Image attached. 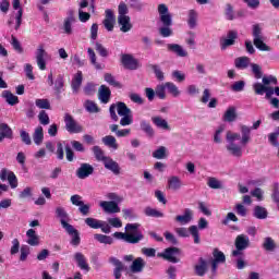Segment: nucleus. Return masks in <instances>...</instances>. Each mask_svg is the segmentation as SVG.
Instances as JSON below:
<instances>
[{
    "label": "nucleus",
    "mask_w": 279,
    "mask_h": 279,
    "mask_svg": "<svg viewBox=\"0 0 279 279\" xmlns=\"http://www.w3.org/2000/svg\"><path fill=\"white\" fill-rule=\"evenodd\" d=\"M260 123L262 121L257 120L252 128L247 125H241L240 130L242 137L239 133L228 131L226 135L228 143V145L226 146L227 151H229V154H231V156H234L235 158H241V156H243V148L234 141H241V145H246L250 141H252V130H258V128H260Z\"/></svg>",
    "instance_id": "obj_1"
},
{
    "label": "nucleus",
    "mask_w": 279,
    "mask_h": 279,
    "mask_svg": "<svg viewBox=\"0 0 279 279\" xmlns=\"http://www.w3.org/2000/svg\"><path fill=\"white\" fill-rule=\"evenodd\" d=\"M159 21L162 27L159 28V34L162 38H169V36H173V31L171 29V25H173V16L169 13V7L167 4L158 5Z\"/></svg>",
    "instance_id": "obj_2"
},
{
    "label": "nucleus",
    "mask_w": 279,
    "mask_h": 279,
    "mask_svg": "<svg viewBox=\"0 0 279 279\" xmlns=\"http://www.w3.org/2000/svg\"><path fill=\"white\" fill-rule=\"evenodd\" d=\"M253 45L258 49V51H271V47L265 44V37L263 36V28L260 24L253 25Z\"/></svg>",
    "instance_id": "obj_3"
},
{
    "label": "nucleus",
    "mask_w": 279,
    "mask_h": 279,
    "mask_svg": "<svg viewBox=\"0 0 279 279\" xmlns=\"http://www.w3.org/2000/svg\"><path fill=\"white\" fill-rule=\"evenodd\" d=\"M235 250L232 251L231 256L236 258L239 256H243V251L250 247V238L245 234H240L235 238Z\"/></svg>",
    "instance_id": "obj_4"
},
{
    "label": "nucleus",
    "mask_w": 279,
    "mask_h": 279,
    "mask_svg": "<svg viewBox=\"0 0 279 279\" xmlns=\"http://www.w3.org/2000/svg\"><path fill=\"white\" fill-rule=\"evenodd\" d=\"M113 236L116 239H121L122 241H125V243H131L132 245H136V243H141V241L145 239V235H143V232H136L135 234L114 232Z\"/></svg>",
    "instance_id": "obj_5"
},
{
    "label": "nucleus",
    "mask_w": 279,
    "mask_h": 279,
    "mask_svg": "<svg viewBox=\"0 0 279 279\" xmlns=\"http://www.w3.org/2000/svg\"><path fill=\"white\" fill-rule=\"evenodd\" d=\"M63 119L65 123V130L70 134H80L84 132V128H82V125H80V123H77V121H75L73 116L70 113H65Z\"/></svg>",
    "instance_id": "obj_6"
},
{
    "label": "nucleus",
    "mask_w": 279,
    "mask_h": 279,
    "mask_svg": "<svg viewBox=\"0 0 279 279\" xmlns=\"http://www.w3.org/2000/svg\"><path fill=\"white\" fill-rule=\"evenodd\" d=\"M180 248L172 246L166 248L162 253H158V258H163V260H168V263H180L178 256H180Z\"/></svg>",
    "instance_id": "obj_7"
},
{
    "label": "nucleus",
    "mask_w": 279,
    "mask_h": 279,
    "mask_svg": "<svg viewBox=\"0 0 279 279\" xmlns=\"http://www.w3.org/2000/svg\"><path fill=\"white\" fill-rule=\"evenodd\" d=\"M85 223L86 226H88V228H93L94 230H101V232H104L105 234H110L111 230H110V225H108V222L104 221V220H98L95 218H86L85 219Z\"/></svg>",
    "instance_id": "obj_8"
},
{
    "label": "nucleus",
    "mask_w": 279,
    "mask_h": 279,
    "mask_svg": "<svg viewBox=\"0 0 279 279\" xmlns=\"http://www.w3.org/2000/svg\"><path fill=\"white\" fill-rule=\"evenodd\" d=\"M70 202L73 204V206H78V213H81L83 217H88V215H90V205L84 204L81 195H72Z\"/></svg>",
    "instance_id": "obj_9"
},
{
    "label": "nucleus",
    "mask_w": 279,
    "mask_h": 279,
    "mask_svg": "<svg viewBox=\"0 0 279 279\" xmlns=\"http://www.w3.org/2000/svg\"><path fill=\"white\" fill-rule=\"evenodd\" d=\"M253 90L255 93V95H265L266 99H271V97L274 96V93H276V87H271V86H265L263 85V83L256 82L253 84Z\"/></svg>",
    "instance_id": "obj_10"
},
{
    "label": "nucleus",
    "mask_w": 279,
    "mask_h": 279,
    "mask_svg": "<svg viewBox=\"0 0 279 279\" xmlns=\"http://www.w3.org/2000/svg\"><path fill=\"white\" fill-rule=\"evenodd\" d=\"M213 256L214 258L211 259V272L217 274L219 265H223V263H226V254L219 251V248H214Z\"/></svg>",
    "instance_id": "obj_11"
},
{
    "label": "nucleus",
    "mask_w": 279,
    "mask_h": 279,
    "mask_svg": "<svg viewBox=\"0 0 279 279\" xmlns=\"http://www.w3.org/2000/svg\"><path fill=\"white\" fill-rule=\"evenodd\" d=\"M121 62L124 69H129L130 71L141 69V62H138L132 54H122Z\"/></svg>",
    "instance_id": "obj_12"
},
{
    "label": "nucleus",
    "mask_w": 279,
    "mask_h": 279,
    "mask_svg": "<svg viewBox=\"0 0 279 279\" xmlns=\"http://www.w3.org/2000/svg\"><path fill=\"white\" fill-rule=\"evenodd\" d=\"M100 208L108 215H117V213H121V207L114 201H102L99 203Z\"/></svg>",
    "instance_id": "obj_13"
},
{
    "label": "nucleus",
    "mask_w": 279,
    "mask_h": 279,
    "mask_svg": "<svg viewBox=\"0 0 279 279\" xmlns=\"http://www.w3.org/2000/svg\"><path fill=\"white\" fill-rule=\"evenodd\" d=\"M236 38H239V33L236 31H229L227 37L220 40L222 51H226L228 47H232L236 43Z\"/></svg>",
    "instance_id": "obj_14"
},
{
    "label": "nucleus",
    "mask_w": 279,
    "mask_h": 279,
    "mask_svg": "<svg viewBox=\"0 0 279 279\" xmlns=\"http://www.w3.org/2000/svg\"><path fill=\"white\" fill-rule=\"evenodd\" d=\"M95 173V168L90 163H81L80 168L76 170V177L80 180H86L89 175Z\"/></svg>",
    "instance_id": "obj_15"
},
{
    "label": "nucleus",
    "mask_w": 279,
    "mask_h": 279,
    "mask_svg": "<svg viewBox=\"0 0 279 279\" xmlns=\"http://www.w3.org/2000/svg\"><path fill=\"white\" fill-rule=\"evenodd\" d=\"M35 58L37 62V66L40 69V71H45L47 69V61H45V58H47V51L45 50V47L39 46L35 52Z\"/></svg>",
    "instance_id": "obj_16"
},
{
    "label": "nucleus",
    "mask_w": 279,
    "mask_h": 279,
    "mask_svg": "<svg viewBox=\"0 0 279 279\" xmlns=\"http://www.w3.org/2000/svg\"><path fill=\"white\" fill-rule=\"evenodd\" d=\"M73 23H75V12L73 10L68 11V16L63 21V32L68 36L73 34Z\"/></svg>",
    "instance_id": "obj_17"
},
{
    "label": "nucleus",
    "mask_w": 279,
    "mask_h": 279,
    "mask_svg": "<svg viewBox=\"0 0 279 279\" xmlns=\"http://www.w3.org/2000/svg\"><path fill=\"white\" fill-rule=\"evenodd\" d=\"M105 13L106 16L102 22L105 29H107V32H112L114 29V23H117V17H114V13L110 9H107Z\"/></svg>",
    "instance_id": "obj_18"
},
{
    "label": "nucleus",
    "mask_w": 279,
    "mask_h": 279,
    "mask_svg": "<svg viewBox=\"0 0 279 279\" xmlns=\"http://www.w3.org/2000/svg\"><path fill=\"white\" fill-rule=\"evenodd\" d=\"M64 230L70 236H72L71 243L75 246L80 245V231H77L73 225H64Z\"/></svg>",
    "instance_id": "obj_19"
},
{
    "label": "nucleus",
    "mask_w": 279,
    "mask_h": 279,
    "mask_svg": "<svg viewBox=\"0 0 279 279\" xmlns=\"http://www.w3.org/2000/svg\"><path fill=\"white\" fill-rule=\"evenodd\" d=\"M109 263L111 265H114L116 268L113 269V276L116 279H121V274L125 269V266L123 265V262L120 260L117 257H110Z\"/></svg>",
    "instance_id": "obj_20"
},
{
    "label": "nucleus",
    "mask_w": 279,
    "mask_h": 279,
    "mask_svg": "<svg viewBox=\"0 0 279 279\" xmlns=\"http://www.w3.org/2000/svg\"><path fill=\"white\" fill-rule=\"evenodd\" d=\"M194 271L196 276L204 278V276H206V272L208 271V260H206L204 257H201L198 259V264L194 266Z\"/></svg>",
    "instance_id": "obj_21"
},
{
    "label": "nucleus",
    "mask_w": 279,
    "mask_h": 279,
    "mask_svg": "<svg viewBox=\"0 0 279 279\" xmlns=\"http://www.w3.org/2000/svg\"><path fill=\"white\" fill-rule=\"evenodd\" d=\"M105 165V169L108 171H111L113 175H119L121 173V167L119 166V162L114 161L110 157L102 161Z\"/></svg>",
    "instance_id": "obj_22"
},
{
    "label": "nucleus",
    "mask_w": 279,
    "mask_h": 279,
    "mask_svg": "<svg viewBox=\"0 0 279 279\" xmlns=\"http://www.w3.org/2000/svg\"><path fill=\"white\" fill-rule=\"evenodd\" d=\"M145 265H147V263H145V259H143V257H137L132 262L130 266V271L132 274H142L143 269H145Z\"/></svg>",
    "instance_id": "obj_23"
},
{
    "label": "nucleus",
    "mask_w": 279,
    "mask_h": 279,
    "mask_svg": "<svg viewBox=\"0 0 279 279\" xmlns=\"http://www.w3.org/2000/svg\"><path fill=\"white\" fill-rule=\"evenodd\" d=\"M13 10H17L15 15V29H19L23 23V8H21V0H13L12 1Z\"/></svg>",
    "instance_id": "obj_24"
},
{
    "label": "nucleus",
    "mask_w": 279,
    "mask_h": 279,
    "mask_svg": "<svg viewBox=\"0 0 279 279\" xmlns=\"http://www.w3.org/2000/svg\"><path fill=\"white\" fill-rule=\"evenodd\" d=\"M14 137V132L8 123H0V143H3L4 138L12 140Z\"/></svg>",
    "instance_id": "obj_25"
},
{
    "label": "nucleus",
    "mask_w": 279,
    "mask_h": 279,
    "mask_svg": "<svg viewBox=\"0 0 279 279\" xmlns=\"http://www.w3.org/2000/svg\"><path fill=\"white\" fill-rule=\"evenodd\" d=\"M167 49L175 53L179 58H186V56H189V52L179 44H168Z\"/></svg>",
    "instance_id": "obj_26"
},
{
    "label": "nucleus",
    "mask_w": 279,
    "mask_h": 279,
    "mask_svg": "<svg viewBox=\"0 0 279 279\" xmlns=\"http://www.w3.org/2000/svg\"><path fill=\"white\" fill-rule=\"evenodd\" d=\"M193 219V210L186 208L184 209L183 215H179L175 217L177 223H180L181 226H186L187 223H191Z\"/></svg>",
    "instance_id": "obj_27"
},
{
    "label": "nucleus",
    "mask_w": 279,
    "mask_h": 279,
    "mask_svg": "<svg viewBox=\"0 0 279 279\" xmlns=\"http://www.w3.org/2000/svg\"><path fill=\"white\" fill-rule=\"evenodd\" d=\"M112 95V92H110V87L106 85H101L98 89V99L101 101V104H108L110 101V96Z\"/></svg>",
    "instance_id": "obj_28"
},
{
    "label": "nucleus",
    "mask_w": 279,
    "mask_h": 279,
    "mask_svg": "<svg viewBox=\"0 0 279 279\" xmlns=\"http://www.w3.org/2000/svg\"><path fill=\"white\" fill-rule=\"evenodd\" d=\"M74 260L77 263V267L83 271H90V266L86 263V257L81 252L74 254Z\"/></svg>",
    "instance_id": "obj_29"
},
{
    "label": "nucleus",
    "mask_w": 279,
    "mask_h": 279,
    "mask_svg": "<svg viewBox=\"0 0 279 279\" xmlns=\"http://www.w3.org/2000/svg\"><path fill=\"white\" fill-rule=\"evenodd\" d=\"M140 130L144 132L148 138H154V136H156V131H154V128L147 120H142L140 122Z\"/></svg>",
    "instance_id": "obj_30"
},
{
    "label": "nucleus",
    "mask_w": 279,
    "mask_h": 279,
    "mask_svg": "<svg viewBox=\"0 0 279 279\" xmlns=\"http://www.w3.org/2000/svg\"><path fill=\"white\" fill-rule=\"evenodd\" d=\"M118 24L121 26L120 32H123L124 34L132 29V23H130V16L128 15L118 16Z\"/></svg>",
    "instance_id": "obj_31"
},
{
    "label": "nucleus",
    "mask_w": 279,
    "mask_h": 279,
    "mask_svg": "<svg viewBox=\"0 0 279 279\" xmlns=\"http://www.w3.org/2000/svg\"><path fill=\"white\" fill-rule=\"evenodd\" d=\"M27 241L26 243L28 245H32V247H36V245H40V239L36 234V230L28 229L26 232Z\"/></svg>",
    "instance_id": "obj_32"
},
{
    "label": "nucleus",
    "mask_w": 279,
    "mask_h": 279,
    "mask_svg": "<svg viewBox=\"0 0 279 279\" xmlns=\"http://www.w3.org/2000/svg\"><path fill=\"white\" fill-rule=\"evenodd\" d=\"M56 216L60 219V223L63 230H64V225L71 226V223L66 222V220L69 219V214L66 213V209H64V207H57Z\"/></svg>",
    "instance_id": "obj_33"
},
{
    "label": "nucleus",
    "mask_w": 279,
    "mask_h": 279,
    "mask_svg": "<svg viewBox=\"0 0 279 279\" xmlns=\"http://www.w3.org/2000/svg\"><path fill=\"white\" fill-rule=\"evenodd\" d=\"M1 98L5 99L9 106H16L19 104V96L12 94L10 90H3L1 94Z\"/></svg>",
    "instance_id": "obj_34"
},
{
    "label": "nucleus",
    "mask_w": 279,
    "mask_h": 279,
    "mask_svg": "<svg viewBox=\"0 0 279 279\" xmlns=\"http://www.w3.org/2000/svg\"><path fill=\"white\" fill-rule=\"evenodd\" d=\"M82 80H83L82 71H78L74 75L72 83H71V88L75 95H77V93H80V87L82 86Z\"/></svg>",
    "instance_id": "obj_35"
},
{
    "label": "nucleus",
    "mask_w": 279,
    "mask_h": 279,
    "mask_svg": "<svg viewBox=\"0 0 279 279\" xmlns=\"http://www.w3.org/2000/svg\"><path fill=\"white\" fill-rule=\"evenodd\" d=\"M151 121L156 128H159V130H171V126H169V122L167 120L162 119L160 116H156L151 118Z\"/></svg>",
    "instance_id": "obj_36"
},
{
    "label": "nucleus",
    "mask_w": 279,
    "mask_h": 279,
    "mask_svg": "<svg viewBox=\"0 0 279 279\" xmlns=\"http://www.w3.org/2000/svg\"><path fill=\"white\" fill-rule=\"evenodd\" d=\"M109 128L111 132L116 133L118 138H125V136H130V133L132 132L130 129L119 130V124H111Z\"/></svg>",
    "instance_id": "obj_37"
},
{
    "label": "nucleus",
    "mask_w": 279,
    "mask_h": 279,
    "mask_svg": "<svg viewBox=\"0 0 279 279\" xmlns=\"http://www.w3.org/2000/svg\"><path fill=\"white\" fill-rule=\"evenodd\" d=\"M252 62L248 57H240L234 60L235 69L245 70L247 66H251Z\"/></svg>",
    "instance_id": "obj_38"
},
{
    "label": "nucleus",
    "mask_w": 279,
    "mask_h": 279,
    "mask_svg": "<svg viewBox=\"0 0 279 279\" xmlns=\"http://www.w3.org/2000/svg\"><path fill=\"white\" fill-rule=\"evenodd\" d=\"M104 145L109 147V149H119V144L117 143V137L112 135H106L101 138Z\"/></svg>",
    "instance_id": "obj_39"
},
{
    "label": "nucleus",
    "mask_w": 279,
    "mask_h": 279,
    "mask_svg": "<svg viewBox=\"0 0 279 279\" xmlns=\"http://www.w3.org/2000/svg\"><path fill=\"white\" fill-rule=\"evenodd\" d=\"M87 56L89 58L90 64H93L94 69L97 71H101L104 69L99 62H97V54L93 48H87Z\"/></svg>",
    "instance_id": "obj_40"
},
{
    "label": "nucleus",
    "mask_w": 279,
    "mask_h": 279,
    "mask_svg": "<svg viewBox=\"0 0 279 279\" xmlns=\"http://www.w3.org/2000/svg\"><path fill=\"white\" fill-rule=\"evenodd\" d=\"M33 141L35 145H43V141H45V133L43 131V126H37L35 132L33 133Z\"/></svg>",
    "instance_id": "obj_41"
},
{
    "label": "nucleus",
    "mask_w": 279,
    "mask_h": 279,
    "mask_svg": "<svg viewBox=\"0 0 279 279\" xmlns=\"http://www.w3.org/2000/svg\"><path fill=\"white\" fill-rule=\"evenodd\" d=\"M268 215L267 208L263 206L257 205L253 210V217H255V219H267Z\"/></svg>",
    "instance_id": "obj_42"
},
{
    "label": "nucleus",
    "mask_w": 279,
    "mask_h": 279,
    "mask_svg": "<svg viewBox=\"0 0 279 279\" xmlns=\"http://www.w3.org/2000/svg\"><path fill=\"white\" fill-rule=\"evenodd\" d=\"M223 121H227V123H232L236 121V108L235 107H229L227 111L223 114Z\"/></svg>",
    "instance_id": "obj_43"
},
{
    "label": "nucleus",
    "mask_w": 279,
    "mask_h": 279,
    "mask_svg": "<svg viewBox=\"0 0 279 279\" xmlns=\"http://www.w3.org/2000/svg\"><path fill=\"white\" fill-rule=\"evenodd\" d=\"M92 151H93L96 160H98V162H104L105 160H107L109 158L108 156H106V153L104 151V149H101V147H99V146L92 147Z\"/></svg>",
    "instance_id": "obj_44"
},
{
    "label": "nucleus",
    "mask_w": 279,
    "mask_h": 279,
    "mask_svg": "<svg viewBox=\"0 0 279 279\" xmlns=\"http://www.w3.org/2000/svg\"><path fill=\"white\" fill-rule=\"evenodd\" d=\"M94 239L98 241V243H102L104 245H112L114 243V239H112V236L101 233L94 234Z\"/></svg>",
    "instance_id": "obj_45"
},
{
    "label": "nucleus",
    "mask_w": 279,
    "mask_h": 279,
    "mask_svg": "<svg viewBox=\"0 0 279 279\" xmlns=\"http://www.w3.org/2000/svg\"><path fill=\"white\" fill-rule=\"evenodd\" d=\"M117 112L119 117H126L129 114H132V109L125 105V102H118L117 104Z\"/></svg>",
    "instance_id": "obj_46"
},
{
    "label": "nucleus",
    "mask_w": 279,
    "mask_h": 279,
    "mask_svg": "<svg viewBox=\"0 0 279 279\" xmlns=\"http://www.w3.org/2000/svg\"><path fill=\"white\" fill-rule=\"evenodd\" d=\"M53 85H54L53 90L56 95H61L62 89L64 88V77L62 75H58Z\"/></svg>",
    "instance_id": "obj_47"
},
{
    "label": "nucleus",
    "mask_w": 279,
    "mask_h": 279,
    "mask_svg": "<svg viewBox=\"0 0 279 279\" xmlns=\"http://www.w3.org/2000/svg\"><path fill=\"white\" fill-rule=\"evenodd\" d=\"M187 24L190 29H195L197 27V11L195 10L189 11Z\"/></svg>",
    "instance_id": "obj_48"
},
{
    "label": "nucleus",
    "mask_w": 279,
    "mask_h": 279,
    "mask_svg": "<svg viewBox=\"0 0 279 279\" xmlns=\"http://www.w3.org/2000/svg\"><path fill=\"white\" fill-rule=\"evenodd\" d=\"M104 80L107 82V84H109V86H113L114 88H123V85H121V83L117 81L110 73H106L104 75Z\"/></svg>",
    "instance_id": "obj_49"
},
{
    "label": "nucleus",
    "mask_w": 279,
    "mask_h": 279,
    "mask_svg": "<svg viewBox=\"0 0 279 279\" xmlns=\"http://www.w3.org/2000/svg\"><path fill=\"white\" fill-rule=\"evenodd\" d=\"M166 88L168 90V93H170V95H172V97H180L181 92L178 88V85L172 83V82H167L166 83Z\"/></svg>",
    "instance_id": "obj_50"
},
{
    "label": "nucleus",
    "mask_w": 279,
    "mask_h": 279,
    "mask_svg": "<svg viewBox=\"0 0 279 279\" xmlns=\"http://www.w3.org/2000/svg\"><path fill=\"white\" fill-rule=\"evenodd\" d=\"M144 215H146V217H156V218L165 217V214L162 211L151 207H146L144 209Z\"/></svg>",
    "instance_id": "obj_51"
},
{
    "label": "nucleus",
    "mask_w": 279,
    "mask_h": 279,
    "mask_svg": "<svg viewBox=\"0 0 279 279\" xmlns=\"http://www.w3.org/2000/svg\"><path fill=\"white\" fill-rule=\"evenodd\" d=\"M153 158H156V160H165V158H167V147L160 146L158 149H156L153 153Z\"/></svg>",
    "instance_id": "obj_52"
},
{
    "label": "nucleus",
    "mask_w": 279,
    "mask_h": 279,
    "mask_svg": "<svg viewBox=\"0 0 279 279\" xmlns=\"http://www.w3.org/2000/svg\"><path fill=\"white\" fill-rule=\"evenodd\" d=\"M169 189L172 191H178L182 186V181H180L179 177H171L168 180Z\"/></svg>",
    "instance_id": "obj_53"
},
{
    "label": "nucleus",
    "mask_w": 279,
    "mask_h": 279,
    "mask_svg": "<svg viewBox=\"0 0 279 279\" xmlns=\"http://www.w3.org/2000/svg\"><path fill=\"white\" fill-rule=\"evenodd\" d=\"M263 247L266 252H274L276 250V242L274 239L267 236L264 239Z\"/></svg>",
    "instance_id": "obj_54"
},
{
    "label": "nucleus",
    "mask_w": 279,
    "mask_h": 279,
    "mask_svg": "<svg viewBox=\"0 0 279 279\" xmlns=\"http://www.w3.org/2000/svg\"><path fill=\"white\" fill-rule=\"evenodd\" d=\"M278 86V78L274 75L263 76L262 86Z\"/></svg>",
    "instance_id": "obj_55"
},
{
    "label": "nucleus",
    "mask_w": 279,
    "mask_h": 279,
    "mask_svg": "<svg viewBox=\"0 0 279 279\" xmlns=\"http://www.w3.org/2000/svg\"><path fill=\"white\" fill-rule=\"evenodd\" d=\"M165 90H167V83L157 85L155 88L156 97H159L160 99H167V93Z\"/></svg>",
    "instance_id": "obj_56"
},
{
    "label": "nucleus",
    "mask_w": 279,
    "mask_h": 279,
    "mask_svg": "<svg viewBox=\"0 0 279 279\" xmlns=\"http://www.w3.org/2000/svg\"><path fill=\"white\" fill-rule=\"evenodd\" d=\"M35 105L40 110H51V104L49 102V99H36Z\"/></svg>",
    "instance_id": "obj_57"
},
{
    "label": "nucleus",
    "mask_w": 279,
    "mask_h": 279,
    "mask_svg": "<svg viewBox=\"0 0 279 279\" xmlns=\"http://www.w3.org/2000/svg\"><path fill=\"white\" fill-rule=\"evenodd\" d=\"M147 66L148 69L154 71L157 80H159L160 82L165 80V73L160 71V66L158 64H148Z\"/></svg>",
    "instance_id": "obj_58"
},
{
    "label": "nucleus",
    "mask_w": 279,
    "mask_h": 279,
    "mask_svg": "<svg viewBox=\"0 0 279 279\" xmlns=\"http://www.w3.org/2000/svg\"><path fill=\"white\" fill-rule=\"evenodd\" d=\"M84 108L85 110H87V112H90V113L99 112V107H97V104H95V101L93 100H86L84 104Z\"/></svg>",
    "instance_id": "obj_59"
},
{
    "label": "nucleus",
    "mask_w": 279,
    "mask_h": 279,
    "mask_svg": "<svg viewBox=\"0 0 279 279\" xmlns=\"http://www.w3.org/2000/svg\"><path fill=\"white\" fill-rule=\"evenodd\" d=\"M66 142H58L57 143V158L58 160H64V148H65Z\"/></svg>",
    "instance_id": "obj_60"
},
{
    "label": "nucleus",
    "mask_w": 279,
    "mask_h": 279,
    "mask_svg": "<svg viewBox=\"0 0 279 279\" xmlns=\"http://www.w3.org/2000/svg\"><path fill=\"white\" fill-rule=\"evenodd\" d=\"M189 232H190V234L193 236L194 243H195L196 245H199V243H201L202 241L199 240V229L197 228V226H191V227L189 228Z\"/></svg>",
    "instance_id": "obj_61"
},
{
    "label": "nucleus",
    "mask_w": 279,
    "mask_h": 279,
    "mask_svg": "<svg viewBox=\"0 0 279 279\" xmlns=\"http://www.w3.org/2000/svg\"><path fill=\"white\" fill-rule=\"evenodd\" d=\"M251 69L255 80L263 77V68L259 64L251 63Z\"/></svg>",
    "instance_id": "obj_62"
},
{
    "label": "nucleus",
    "mask_w": 279,
    "mask_h": 279,
    "mask_svg": "<svg viewBox=\"0 0 279 279\" xmlns=\"http://www.w3.org/2000/svg\"><path fill=\"white\" fill-rule=\"evenodd\" d=\"M38 120L41 125H49V123H51V120L49 119V114L45 110H41L39 112Z\"/></svg>",
    "instance_id": "obj_63"
},
{
    "label": "nucleus",
    "mask_w": 279,
    "mask_h": 279,
    "mask_svg": "<svg viewBox=\"0 0 279 279\" xmlns=\"http://www.w3.org/2000/svg\"><path fill=\"white\" fill-rule=\"evenodd\" d=\"M11 45L14 51H16L17 53H23V46H21V41H19V39L14 35L11 36Z\"/></svg>",
    "instance_id": "obj_64"
}]
</instances>
